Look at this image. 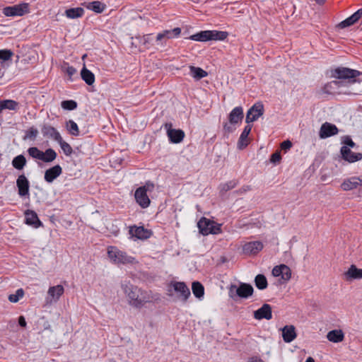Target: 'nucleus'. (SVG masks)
<instances>
[{"instance_id": "f257e3e1", "label": "nucleus", "mask_w": 362, "mask_h": 362, "mask_svg": "<svg viewBox=\"0 0 362 362\" xmlns=\"http://www.w3.org/2000/svg\"><path fill=\"white\" fill-rule=\"evenodd\" d=\"M121 287L127 298L128 304L133 308H141L153 300L151 291L142 290L129 282H123Z\"/></svg>"}, {"instance_id": "f03ea898", "label": "nucleus", "mask_w": 362, "mask_h": 362, "mask_svg": "<svg viewBox=\"0 0 362 362\" xmlns=\"http://www.w3.org/2000/svg\"><path fill=\"white\" fill-rule=\"evenodd\" d=\"M166 295L173 300L186 303L191 292L185 282L171 281L166 286Z\"/></svg>"}, {"instance_id": "7ed1b4c3", "label": "nucleus", "mask_w": 362, "mask_h": 362, "mask_svg": "<svg viewBox=\"0 0 362 362\" xmlns=\"http://www.w3.org/2000/svg\"><path fill=\"white\" fill-rule=\"evenodd\" d=\"M107 255L110 261L115 264H135L138 263L135 257L128 255L126 252L119 250L116 246H108Z\"/></svg>"}, {"instance_id": "20e7f679", "label": "nucleus", "mask_w": 362, "mask_h": 362, "mask_svg": "<svg viewBox=\"0 0 362 362\" xmlns=\"http://www.w3.org/2000/svg\"><path fill=\"white\" fill-rule=\"evenodd\" d=\"M228 36V33L226 31L220 30H203L192 35L189 39L197 42H207L210 40L223 41L225 40Z\"/></svg>"}, {"instance_id": "39448f33", "label": "nucleus", "mask_w": 362, "mask_h": 362, "mask_svg": "<svg viewBox=\"0 0 362 362\" xmlns=\"http://www.w3.org/2000/svg\"><path fill=\"white\" fill-rule=\"evenodd\" d=\"M155 185L153 182L148 181L144 185L138 187L134 192V199L136 202L142 209H146L150 206L151 200L148 192L154 189Z\"/></svg>"}, {"instance_id": "423d86ee", "label": "nucleus", "mask_w": 362, "mask_h": 362, "mask_svg": "<svg viewBox=\"0 0 362 362\" xmlns=\"http://www.w3.org/2000/svg\"><path fill=\"white\" fill-rule=\"evenodd\" d=\"M244 117L243 108L241 106L234 107L228 115V122L223 124V130L231 133L235 130L237 126L242 122Z\"/></svg>"}, {"instance_id": "0eeeda50", "label": "nucleus", "mask_w": 362, "mask_h": 362, "mask_svg": "<svg viewBox=\"0 0 362 362\" xmlns=\"http://www.w3.org/2000/svg\"><path fill=\"white\" fill-rule=\"evenodd\" d=\"M197 226L199 232L204 235L218 234L221 231V225L205 217H202L198 222Z\"/></svg>"}, {"instance_id": "6e6552de", "label": "nucleus", "mask_w": 362, "mask_h": 362, "mask_svg": "<svg viewBox=\"0 0 362 362\" xmlns=\"http://www.w3.org/2000/svg\"><path fill=\"white\" fill-rule=\"evenodd\" d=\"M358 70L346 67H338L332 71V76L339 79H354L361 75Z\"/></svg>"}, {"instance_id": "1a4fd4ad", "label": "nucleus", "mask_w": 362, "mask_h": 362, "mask_svg": "<svg viewBox=\"0 0 362 362\" xmlns=\"http://www.w3.org/2000/svg\"><path fill=\"white\" fill-rule=\"evenodd\" d=\"M28 13H29V4L27 3L7 6L3 9V13L6 16H22Z\"/></svg>"}, {"instance_id": "9d476101", "label": "nucleus", "mask_w": 362, "mask_h": 362, "mask_svg": "<svg viewBox=\"0 0 362 362\" xmlns=\"http://www.w3.org/2000/svg\"><path fill=\"white\" fill-rule=\"evenodd\" d=\"M164 128L170 143L179 144L182 142L185 137V132L182 129H176L173 128L170 122L165 123Z\"/></svg>"}, {"instance_id": "9b49d317", "label": "nucleus", "mask_w": 362, "mask_h": 362, "mask_svg": "<svg viewBox=\"0 0 362 362\" xmlns=\"http://www.w3.org/2000/svg\"><path fill=\"white\" fill-rule=\"evenodd\" d=\"M180 34L181 29L180 28H175L173 30H163L156 35L157 45L165 46L167 40L177 38L180 35Z\"/></svg>"}, {"instance_id": "f8f14e48", "label": "nucleus", "mask_w": 362, "mask_h": 362, "mask_svg": "<svg viewBox=\"0 0 362 362\" xmlns=\"http://www.w3.org/2000/svg\"><path fill=\"white\" fill-rule=\"evenodd\" d=\"M233 292L240 298H247L253 293V288L251 285L247 284H241L238 287L232 285L229 290L230 296L233 298Z\"/></svg>"}, {"instance_id": "ddd939ff", "label": "nucleus", "mask_w": 362, "mask_h": 362, "mask_svg": "<svg viewBox=\"0 0 362 362\" xmlns=\"http://www.w3.org/2000/svg\"><path fill=\"white\" fill-rule=\"evenodd\" d=\"M264 114V105L262 103H255L247 111L245 122L250 124L257 120Z\"/></svg>"}, {"instance_id": "4468645a", "label": "nucleus", "mask_w": 362, "mask_h": 362, "mask_svg": "<svg viewBox=\"0 0 362 362\" xmlns=\"http://www.w3.org/2000/svg\"><path fill=\"white\" fill-rule=\"evenodd\" d=\"M272 272L274 276L279 277L284 282L288 281L291 278V270L286 264L275 266Z\"/></svg>"}, {"instance_id": "2eb2a0df", "label": "nucleus", "mask_w": 362, "mask_h": 362, "mask_svg": "<svg viewBox=\"0 0 362 362\" xmlns=\"http://www.w3.org/2000/svg\"><path fill=\"white\" fill-rule=\"evenodd\" d=\"M64 292V288L62 285L49 287L47 291V297L46 298L47 303L52 304L57 302Z\"/></svg>"}, {"instance_id": "dca6fc26", "label": "nucleus", "mask_w": 362, "mask_h": 362, "mask_svg": "<svg viewBox=\"0 0 362 362\" xmlns=\"http://www.w3.org/2000/svg\"><path fill=\"white\" fill-rule=\"evenodd\" d=\"M129 232L131 238L134 239L145 240L151 235V232L143 226H130Z\"/></svg>"}, {"instance_id": "f3484780", "label": "nucleus", "mask_w": 362, "mask_h": 362, "mask_svg": "<svg viewBox=\"0 0 362 362\" xmlns=\"http://www.w3.org/2000/svg\"><path fill=\"white\" fill-rule=\"evenodd\" d=\"M338 132L339 129L335 124L325 122L320 129L319 136L320 139H326L337 134Z\"/></svg>"}, {"instance_id": "a211bd4d", "label": "nucleus", "mask_w": 362, "mask_h": 362, "mask_svg": "<svg viewBox=\"0 0 362 362\" xmlns=\"http://www.w3.org/2000/svg\"><path fill=\"white\" fill-rule=\"evenodd\" d=\"M340 152L342 158L349 163H354L362 159V153H354L346 146H342Z\"/></svg>"}, {"instance_id": "6ab92c4d", "label": "nucleus", "mask_w": 362, "mask_h": 362, "mask_svg": "<svg viewBox=\"0 0 362 362\" xmlns=\"http://www.w3.org/2000/svg\"><path fill=\"white\" fill-rule=\"evenodd\" d=\"M254 318L258 320L263 319L271 320L272 318V310L269 304L264 303L263 305L254 312Z\"/></svg>"}, {"instance_id": "aec40b11", "label": "nucleus", "mask_w": 362, "mask_h": 362, "mask_svg": "<svg viewBox=\"0 0 362 362\" xmlns=\"http://www.w3.org/2000/svg\"><path fill=\"white\" fill-rule=\"evenodd\" d=\"M361 185H362L361 175L345 179L341 185V188L344 191H349L356 189Z\"/></svg>"}, {"instance_id": "412c9836", "label": "nucleus", "mask_w": 362, "mask_h": 362, "mask_svg": "<svg viewBox=\"0 0 362 362\" xmlns=\"http://www.w3.org/2000/svg\"><path fill=\"white\" fill-rule=\"evenodd\" d=\"M16 185L20 197L29 195L30 184L28 180L24 175H21L18 176L16 180Z\"/></svg>"}, {"instance_id": "4be33fe9", "label": "nucleus", "mask_w": 362, "mask_h": 362, "mask_svg": "<svg viewBox=\"0 0 362 362\" xmlns=\"http://www.w3.org/2000/svg\"><path fill=\"white\" fill-rule=\"evenodd\" d=\"M262 248L263 244L260 241L248 242L243 247L244 253L247 255H255L261 251Z\"/></svg>"}, {"instance_id": "5701e85b", "label": "nucleus", "mask_w": 362, "mask_h": 362, "mask_svg": "<svg viewBox=\"0 0 362 362\" xmlns=\"http://www.w3.org/2000/svg\"><path fill=\"white\" fill-rule=\"evenodd\" d=\"M42 134L45 137L49 138L58 142L62 138L60 133L51 125L45 124L42 127Z\"/></svg>"}, {"instance_id": "b1692460", "label": "nucleus", "mask_w": 362, "mask_h": 362, "mask_svg": "<svg viewBox=\"0 0 362 362\" xmlns=\"http://www.w3.org/2000/svg\"><path fill=\"white\" fill-rule=\"evenodd\" d=\"M62 173V168L59 165H56L49 169L45 173V180L48 182H52L57 177Z\"/></svg>"}, {"instance_id": "393cba45", "label": "nucleus", "mask_w": 362, "mask_h": 362, "mask_svg": "<svg viewBox=\"0 0 362 362\" xmlns=\"http://www.w3.org/2000/svg\"><path fill=\"white\" fill-rule=\"evenodd\" d=\"M252 127V126L250 124H247L244 127V129L242 132L238 142V146L240 149L245 148L249 144L250 139L248 136L251 132Z\"/></svg>"}, {"instance_id": "a878e982", "label": "nucleus", "mask_w": 362, "mask_h": 362, "mask_svg": "<svg viewBox=\"0 0 362 362\" xmlns=\"http://www.w3.org/2000/svg\"><path fill=\"white\" fill-rule=\"evenodd\" d=\"M362 16V8L358 9L357 11H356L354 14H352L349 18H346L343 21H341L339 24V27L341 28H344L349 26H351L354 25L355 23H356L361 17Z\"/></svg>"}, {"instance_id": "bb28decb", "label": "nucleus", "mask_w": 362, "mask_h": 362, "mask_svg": "<svg viewBox=\"0 0 362 362\" xmlns=\"http://www.w3.org/2000/svg\"><path fill=\"white\" fill-rule=\"evenodd\" d=\"M282 337L285 342L290 343L296 338V332L294 326L286 325L282 329Z\"/></svg>"}, {"instance_id": "cd10ccee", "label": "nucleus", "mask_w": 362, "mask_h": 362, "mask_svg": "<svg viewBox=\"0 0 362 362\" xmlns=\"http://www.w3.org/2000/svg\"><path fill=\"white\" fill-rule=\"evenodd\" d=\"M343 86V83L339 81H332L325 84L322 92L326 94L332 95L337 93V90Z\"/></svg>"}, {"instance_id": "c85d7f7f", "label": "nucleus", "mask_w": 362, "mask_h": 362, "mask_svg": "<svg viewBox=\"0 0 362 362\" xmlns=\"http://www.w3.org/2000/svg\"><path fill=\"white\" fill-rule=\"evenodd\" d=\"M25 223L38 228L41 225L37 214L33 211L28 210L25 213Z\"/></svg>"}, {"instance_id": "c756f323", "label": "nucleus", "mask_w": 362, "mask_h": 362, "mask_svg": "<svg viewBox=\"0 0 362 362\" xmlns=\"http://www.w3.org/2000/svg\"><path fill=\"white\" fill-rule=\"evenodd\" d=\"M344 276L346 280L361 279H362V269H358L352 264L344 273Z\"/></svg>"}, {"instance_id": "7c9ffc66", "label": "nucleus", "mask_w": 362, "mask_h": 362, "mask_svg": "<svg viewBox=\"0 0 362 362\" xmlns=\"http://www.w3.org/2000/svg\"><path fill=\"white\" fill-rule=\"evenodd\" d=\"M327 339L333 343H339L344 340V334L341 329H334L327 334Z\"/></svg>"}, {"instance_id": "2f4dec72", "label": "nucleus", "mask_w": 362, "mask_h": 362, "mask_svg": "<svg viewBox=\"0 0 362 362\" xmlns=\"http://www.w3.org/2000/svg\"><path fill=\"white\" fill-rule=\"evenodd\" d=\"M18 108V103L13 100H0V115L3 110H16Z\"/></svg>"}, {"instance_id": "473e14b6", "label": "nucleus", "mask_w": 362, "mask_h": 362, "mask_svg": "<svg viewBox=\"0 0 362 362\" xmlns=\"http://www.w3.org/2000/svg\"><path fill=\"white\" fill-rule=\"evenodd\" d=\"M190 75L196 80H200L207 76L208 73L200 67L189 66Z\"/></svg>"}, {"instance_id": "72a5a7b5", "label": "nucleus", "mask_w": 362, "mask_h": 362, "mask_svg": "<svg viewBox=\"0 0 362 362\" xmlns=\"http://www.w3.org/2000/svg\"><path fill=\"white\" fill-rule=\"evenodd\" d=\"M82 79L89 86L93 85L95 82L94 74L84 66L81 71Z\"/></svg>"}, {"instance_id": "f704fd0d", "label": "nucleus", "mask_w": 362, "mask_h": 362, "mask_svg": "<svg viewBox=\"0 0 362 362\" xmlns=\"http://www.w3.org/2000/svg\"><path fill=\"white\" fill-rule=\"evenodd\" d=\"M192 291L196 298L199 299L203 298L204 295V288L200 282L194 281L192 284Z\"/></svg>"}, {"instance_id": "c9c22d12", "label": "nucleus", "mask_w": 362, "mask_h": 362, "mask_svg": "<svg viewBox=\"0 0 362 362\" xmlns=\"http://www.w3.org/2000/svg\"><path fill=\"white\" fill-rule=\"evenodd\" d=\"M83 14L84 10L81 7L69 8L65 11L66 16L71 19L82 17Z\"/></svg>"}, {"instance_id": "e433bc0d", "label": "nucleus", "mask_w": 362, "mask_h": 362, "mask_svg": "<svg viewBox=\"0 0 362 362\" xmlns=\"http://www.w3.org/2000/svg\"><path fill=\"white\" fill-rule=\"evenodd\" d=\"M86 8L97 13H101L105 8V5L99 1L88 3Z\"/></svg>"}, {"instance_id": "4c0bfd02", "label": "nucleus", "mask_w": 362, "mask_h": 362, "mask_svg": "<svg viewBox=\"0 0 362 362\" xmlns=\"http://www.w3.org/2000/svg\"><path fill=\"white\" fill-rule=\"evenodd\" d=\"M57 158V153L52 148H47L45 152L42 151L41 160L45 163H50Z\"/></svg>"}, {"instance_id": "58836bf2", "label": "nucleus", "mask_w": 362, "mask_h": 362, "mask_svg": "<svg viewBox=\"0 0 362 362\" xmlns=\"http://www.w3.org/2000/svg\"><path fill=\"white\" fill-rule=\"evenodd\" d=\"M26 165V159L23 155L16 156L12 160V165L17 170H22Z\"/></svg>"}, {"instance_id": "ea45409f", "label": "nucleus", "mask_w": 362, "mask_h": 362, "mask_svg": "<svg viewBox=\"0 0 362 362\" xmlns=\"http://www.w3.org/2000/svg\"><path fill=\"white\" fill-rule=\"evenodd\" d=\"M66 128L71 135L75 136L79 135V129L78 124L74 121L71 119L67 121L66 123Z\"/></svg>"}, {"instance_id": "a19ab883", "label": "nucleus", "mask_w": 362, "mask_h": 362, "mask_svg": "<svg viewBox=\"0 0 362 362\" xmlns=\"http://www.w3.org/2000/svg\"><path fill=\"white\" fill-rule=\"evenodd\" d=\"M255 286L260 290L265 289L267 287V280L263 274H258L255 279Z\"/></svg>"}, {"instance_id": "79ce46f5", "label": "nucleus", "mask_w": 362, "mask_h": 362, "mask_svg": "<svg viewBox=\"0 0 362 362\" xmlns=\"http://www.w3.org/2000/svg\"><path fill=\"white\" fill-rule=\"evenodd\" d=\"M57 143L59 144L62 151L64 152V153L66 156H69L72 154V153H73L72 147L66 141H64L62 137L60 139V140H59V141Z\"/></svg>"}, {"instance_id": "37998d69", "label": "nucleus", "mask_w": 362, "mask_h": 362, "mask_svg": "<svg viewBox=\"0 0 362 362\" xmlns=\"http://www.w3.org/2000/svg\"><path fill=\"white\" fill-rule=\"evenodd\" d=\"M38 135V130L35 127L28 128L25 133L24 139L35 140Z\"/></svg>"}, {"instance_id": "c03bdc74", "label": "nucleus", "mask_w": 362, "mask_h": 362, "mask_svg": "<svg viewBox=\"0 0 362 362\" xmlns=\"http://www.w3.org/2000/svg\"><path fill=\"white\" fill-rule=\"evenodd\" d=\"M24 296V291L22 288H19L16 291V293L11 294L8 296V300L12 303H17Z\"/></svg>"}, {"instance_id": "a18cd8bd", "label": "nucleus", "mask_w": 362, "mask_h": 362, "mask_svg": "<svg viewBox=\"0 0 362 362\" xmlns=\"http://www.w3.org/2000/svg\"><path fill=\"white\" fill-rule=\"evenodd\" d=\"M62 107L64 110H73L76 108L77 103L74 100H64L61 103Z\"/></svg>"}, {"instance_id": "49530a36", "label": "nucleus", "mask_w": 362, "mask_h": 362, "mask_svg": "<svg viewBox=\"0 0 362 362\" xmlns=\"http://www.w3.org/2000/svg\"><path fill=\"white\" fill-rule=\"evenodd\" d=\"M28 153L31 157L41 160V157L42 156V151L39 150L37 147L29 148L28 149Z\"/></svg>"}, {"instance_id": "de8ad7c7", "label": "nucleus", "mask_w": 362, "mask_h": 362, "mask_svg": "<svg viewBox=\"0 0 362 362\" xmlns=\"http://www.w3.org/2000/svg\"><path fill=\"white\" fill-rule=\"evenodd\" d=\"M13 53L10 49H0V60H11Z\"/></svg>"}, {"instance_id": "09e8293b", "label": "nucleus", "mask_w": 362, "mask_h": 362, "mask_svg": "<svg viewBox=\"0 0 362 362\" xmlns=\"http://www.w3.org/2000/svg\"><path fill=\"white\" fill-rule=\"evenodd\" d=\"M238 185V182L236 180H230L225 184H223L221 187V190L228 191L231 189L235 188Z\"/></svg>"}, {"instance_id": "8fccbe9b", "label": "nucleus", "mask_w": 362, "mask_h": 362, "mask_svg": "<svg viewBox=\"0 0 362 362\" xmlns=\"http://www.w3.org/2000/svg\"><path fill=\"white\" fill-rule=\"evenodd\" d=\"M342 144L343 146H349V148H354L356 146L355 143L349 136H345L343 139Z\"/></svg>"}, {"instance_id": "3c124183", "label": "nucleus", "mask_w": 362, "mask_h": 362, "mask_svg": "<svg viewBox=\"0 0 362 362\" xmlns=\"http://www.w3.org/2000/svg\"><path fill=\"white\" fill-rule=\"evenodd\" d=\"M281 156L280 151H277L276 152H275L274 153H273L271 156L270 161L273 163H276L279 162L281 160Z\"/></svg>"}, {"instance_id": "603ef678", "label": "nucleus", "mask_w": 362, "mask_h": 362, "mask_svg": "<svg viewBox=\"0 0 362 362\" xmlns=\"http://www.w3.org/2000/svg\"><path fill=\"white\" fill-rule=\"evenodd\" d=\"M292 147V143L291 141L289 140H286V141H283L281 144V150H284L285 151H287L288 150H289Z\"/></svg>"}, {"instance_id": "864d4df0", "label": "nucleus", "mask_w": 362, "mask_h": 362, "mask_svg": "<svg viewBox=\"0 0 362 362\" xmlns=\"http://www.w3.org/2000/svg\"><path fill=\"white\" fill-rule=\"evenodd\" d=\"M66 71L69 76H72L76 73V69L73 66H68Z\"/></svg>"}, {"instance_id": "5fc2aeb1", "label": "nucleus", "mask_w": 362, "mask_h": 362, "mask_svg": "<svg viewBox=\"0 0 362 362\" xmlns=\"http://www.w3.org/2000/svg\"><path fill=\"white\" fill-rule=\"evenodd\" d=\"M18 324L20 326L23 327H25L26 326V321H25V319L23 316H20L19 318H18Z\"/></svg>"}, {"instance_id": "6e6d98bb", "label": "nucleus", "mask_w": 362, "mask_h": 362, "mask_svg": "<svg viewBox=\"0 0 362 362\" xmlns=\"http://www.w3.org/2000/svg\"><path fill=\"white\" fill-rule=\"evenodd\" d=\"M251 189L249 185H244L240 189L239 192L241 194L245 193Z\"/></svg>"}, {"instance_id": "4d7b16f0", "label": "nucleus", "mask_w": 362, "mask_h": 362, "mask_svg": "<svg viewBox=\"0 0 362 362\" xmlns=\"http://www.w3.org/2000/svg\"><path fill=\"white\" fill-rule=\"evenodd\" d=\"M248 362H264L262 359H261L259 357L254 356L250 358Z\"/></svg>"}, {"instance_id": "13d9d810", "label": "nucleus", "mask_w": 362, "mask_h": 362, "mask_svg": "<svg viewBox=\"0 0 362 362\" xmlns=\"http://www.w3.org/2000/svg\"><path fill=\"white\" fill-rule=\"evenodd\" d=\"M150 36H151V35H146L143 37L142 40H143V43L144 45H146V43H148L149 42Z\"/></svg>"}, {"instance_id": "bf43d9fd", "label": "nucleus", "mask_w": 362, "mask_h": 362, "mask_svg": "<svg viewBox=\"0 0 362 362\" xmlns=\"http://www.w3.org/2000/svg\"><path fill=\"white\" fill-rule=\"evenodd\" d=\"M305 362H315L314 359L312 357H308Z\"/></svg>"}, {"instance_id": "052dcab7", "label": "nucleus", "mask_w": 362, "mask_h": 362, "mask_svg": "<svg viewBox=\"0 0 362 362\" xmlns=\"http://www.w3.org/2000/svg\"><path fill=\"white\" fill-rule=\"evenodd\" d=\"M326 0H315V1L319 4H322L325 3Z\"/></svg>"}, {"instance_id": "680f3d73", "label": "nucleus", "mask_w": 362, "mask_h": 362, "mask_svg": "<svg viewBox=\"0 0 362 362\" xmlns=\"http://www.w3.org/2000/svg\"><path fill=\"white\" fill-rule=\"evenodd\" d=\"M351 82H352V83H354V82H356V80H355V79H354V80H352V81H351Z\"/></svg>"}]
</instances>
